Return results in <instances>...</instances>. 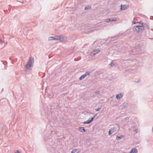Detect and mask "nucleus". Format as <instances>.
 <instances>
[{"label":"nucleus","instance_id":"nucleus-1","mask_svg":"<svg viewBox=\"0 0 153 153\" xmlns=\"http://www.w3.org/2000/svg\"><path fill=\"white\" fill-rule=\"evenodd\" d=\"M34 63L33 57H30L29 58V61H28L27 64L25 66V71H27L28 69H29L31 68H32L33 64Z\"/></svg>","mask_w":153,"mask_h":153},{"label":"nucleus","instance_id":"nucleus-2","mask_svg":"<svg viewBox=\"0 0 153 153\" xmlns=\"http://www.w3.org/2000/svg\"><path fill=\"white\" fill-rule=\"evenodd\" d=\"M120 128L119 126L118 125L116 124L112 128H111L108 132V134L109 135H110L111 134L115 132L117 129H119Z\"/></svg>","mask_w":153,"mask_h":153},{"label":"nucleus","instance_id":"nucleus-3","mask_svg":"<svg viewBox=\"0 0 153 153\" xmlns=\"http://www.w3.org/2000/svg\"><path fill=\"white\" fill-rule=\"evenodd\" d=\"M133 27V31L138 33L142 31L144 29V27L143 26H134Z\"/></svg>","mask_w":153,"mask_h":153},{"label":"nucleus","instance_id":"nucleus-4","mask_svg":"<svg viewBox=\"0 0 153 153\" xmlns=\"http://www.w3.org/2000/svg\"><path fill=\"white\" fill-rule=\"evenodd\" d=\"M118 20L117 18L114 17V18H111L105 19V21L107 22H109L111 21H116Z\"/></svg>","mask_w":153,"mask_h":153},{"label":"nucleus","instance_id":"nucleus-5","mask_svg":"<svg viewBox=\"0 0 153 153\" xmlns=\"http://www.w3.org/2000/svg\"><path fill=\"white\" fill-rule=\"evenodd\" d=\"M94 117H92L91 118H89L88 120L85 122H83L84 124H89L91 123L92 120H93L94 118Z\"/></svg>","mask_w":153,"mask_h":153},{"label":"nucleus","instance_id":"nucleus-6","mask_svg":"<svg viewBox=\"0 0 153 153\" xmlns=\"http://www.w3.org/2000/svg\"><path fill=\"white\" fill-rule=\"evenodd\" d=\"M120 10H124L128 8L129 6L128 5H122L121 4L120 6Z\"/></svg>","mask_w":153,"mask_h":153},{"label":"nucleus","instance_id":"nucleus-7","mask_svg":"<svg viewBox=\"0 0 153 153\" xmlns=\"http://www.w3.org/2000/svg\"><path fill=\"white\" fill-rule=\"evenodd\" d=\"M53 40H58L61 39V36L53 37Z\"/></svg>","mask_w":153,"mask_h":153},{"label":"nucleus","instance_id":"nucleus-8","mask_svg":"<svg viewBox=\"0 0 153 153\" xmlns=\"http://www.w3.org/2000/svg\"><path fill=\"white\" fill-rule=\"evenodd\" d=\"M137 152V149L136 148H134L131 150L129 153H136Z\"/></svg>","mask_w":153,"mask_h":153},{"label":"nucleus","instance_id":"nucleus-9","mask_svg":"<svg viewBox=\"0 0 153 153\" xmlns=\"http://www.w3.org/2000/svg\"><path fill=\"white\" fill-rule=\"evenodd\" d=\"M78 130L81 132H85V130L83 127H79L78 128Z\"/></svg>","mask_w":153,"mask_h":153},{"label":"nucleus","instance_id":"nucleus-10","mask_svg":"<svg viewBox=\"0 0 153 153\" xmlns=\"http://www.w3.org/2000/svg\"><path fill=\"white\" fill-rule=\"evenodd\" d=\"M100 51V50H93L92 53L93 55H94L96 54L99 52Z\"/></svg>","mask_w":153,"mask_h":153},{"label":"nucleus","instance_id":"nucleus-11","mask_svg":"<svg viewBox=\"0 0 153 153\" xmlns=\"http://www.w3.org/2000/svg\"><path fill=\"white\" fill-rule=\"evenodd\" d=\"M122 97V95L120 94H117L116 96V98L117 99H119Z\"/></svg>","mask_w":153,"mask_h":153},{"label":"nucleus","instance_id":"nucleus-12","mask_svg":"<svg viewBox=\"0 0 153 153\" xmlns=\"http://www.w3.org/2000/svg\"><path fill=\"white\" fill-rule=\"evenodd\" d=\"M128 106V105L127 103L125 102L123 104V107L124 108H127Z\"/></svg>","mask_w":153,"mask_h":153},{"label":"nucleus","instance_id":"nucleus-13","mask_svg":"<svg viewBox=\"0 0 153 153\" xmlns=\"http://www.w3.org/2000/svg\"><path fill=\"white\" fill-rule=\"evenodd\" d=\"M123 137V135H121L120 136H117L116 137V139L117 140H118L121 139Z\"/></svg>","mask_w":153,"mask_h":153},{"label":"nucleus","instance_id":"nucleus-14","mask_svg":"<svg viewBox=\"0 0 153 153\" xmlns=\"http://www.w3.org/2000/svg\"><path fill=\"white\" fill-rule=\"evenodd\" d=\"M85 75L84 74H83L79 78V79L80 80H81L83 79L84 78H85Z\"/></svg>","mask_w":153,"mask_h":153},{"label":"nucleus","instance_id":"nucleus-15","mask_svg":"<svg viewBox=\"0 0 153 153\" xmlns=\"http://www.w3.org/2000/svg\"><path fill=\"white\" fill-rule=\"evenodd\" d=\"M91 74V72H86L84 74L85 75V77Z\"/></svg>","mask_w":153,"mask_h":153},{"label":"nucleus","instance_id":"nucleus-16","mask_svg":"<svg viewBox=\"0 0 153 153\" xmlns=\"http://www.w3.org/2000/svg\"><path fill=\"white\" fill-rule=\"evenodd\" d=\"M65 39L66 37L65 36H63L62 37L61 36V39H59V40H61V41H62L65 40Z\"/></svg>","mask_w":153,"mask_h":153},{"label":"nucleus","instance_id":"nucleus-17","mask_svg":"<svg viewBox=\"0 0 153 153\" xmlns=\"http://www.w3.org/2000/svg\"><path fill=\"white\" fill-rule=\"evenodd\" d=\"M91 8V6H88L87 7H85V10H87V9H90Z\"/></svg>","mask_w":153,"mask_h":153},{"label":"nucleus","instance_id":"nucleus-18","mask_svg":"<svg viewBox=\"0 0 153 153\" xmlns=\"http://www.w3.org/2000/svg\"><path fill=\"white\" fill-rule=\"evenodd\" d=\"M77 151V149H74V150H72L71 152V153H75Z\"/></svg>","mask_w":153,"mask_h":153},{"label":"nucleus","instance_id":"nucleus-19","mask_svg":"<svg viewBox=\"0 0 153 153\" xmlns=\"http://www.w3.org/2000/svg\"><path fill=\"white\" fill-rule=\"evenodd\" d=\"M48 41H52L53 40V37H51L49 38L48 39Z\"/></svg>","mask_w":153,"mask_h":153},{"label":"nucleus","instance_id":"nucleus-20","mask_svg":"<svg viewBox=\"0 0 153 153\" xmlns=\"http://www.w3.org/2000/svg\"><path fill=\"white\" fill-rule=\"evenodd\" d=\"M115 65V64L113 63L112 62H111V64H110V66L111 67L113 66L114 65Z\"/></svg>","mask_w":153,"mask_h":153},{"label":"nucleus","instance_id":"nucleus-21","mask_svg":"<svg viewBox=\"0 0 153 153\" xmlns=\"http://www.w3.org/2000/svg\"><path fill=\"white\" fill-rule=\"evenodd\" d=\"M4 42V41H3L1 39H0V43L1 45H2L3 43Z\"/></svg>","mask_w":153,"mask_h":153},{"label":"nucleus","instance_id":"nucleus-22","mask_svg":"<svg viewBox=\"0 0 153 153\" xmlns=\"http://www.w3.org/2000/svg\"><path fill=\"white\" fill-rule=\"evenodd\" d=\"M101 109L100 108H99L97 109H95V110L96 111H99Z\"/></svg>","mask_w":153,"mask_h":153},{"label":"nucleus","instance_id":"nucleus-23","mask_svg":"<svg viewBox=\"0 0 153 153\" xmlns=\"http://www.w3.org/2000/svg\"><path fill=\"white\" fill-rule=\"evenodd\" d=\"M99 93H100V92L99 91H96L95 92V94H99Z\"/></svg>","mask_w":153,"mask_h":153},{"label":"nucleus","instance_id":"nucleus-24","mask_svg":"<svg viewBox=\"0 0 153 153\" xmlns=\"http://www.w3.org/2000/svg\"><path fill=\"white\" fill-rule=\"evenodd\" d=\"M140 81V80H138L137 81H135V82L136 83H138Z\"/></svg>","mask_w":153,"mask_h":153},{"label":"nucleus","instance_id":"nucleus-25","mask_svg":"<svg viewBox=\"0 0 153 153\" xmlns=\"http://www.w3.org/2000/svg\"><path fill=\"white\" fill-rule=\"evenodd\" d=\"M7 43H4V46H3V47H4L6 45H7Z\"/></svg>","mask_w":153,"mask_h":153},{"label":"nucleus","instance_id":"nucleus-26","mask_svg":"<svg viewBox=\"0 0 153 153\" xmlns=\"http://www.w3.org/2000/svg\"><path fill=\"white\" fill-rule=\"evenodd\" d=\"M15 153H20V152L18 151H17Z\"/></svg>","mask_w":153,"mask_h":153},{"label":"nucleus","instance_id":"nucleus-27","mask_svg":"<svg viewBox=\"0 0 153 153\" xmlns=\"http://www.w3.org/2000/svg\"><path fill=\"white\" fill-rule=\"evenodd\" d=\"M135 131L136 132H137V129L135 130Z\"/></svg>","mask_w":153,"mask_h":153},{"label":"nucleus","instance_id":"nucleus-28","mask_svg":"<svg viewBox=\"0 0 153 153\" xmlns=\"http://www.w3.org/2000/svg\"><path fill=\"white\" fill-rule=\"evenodd\" d=\"M18 1V2H20L19 1Z\"/></svg>","mask_w":153,"mask_h":153}]
</instances>
